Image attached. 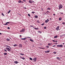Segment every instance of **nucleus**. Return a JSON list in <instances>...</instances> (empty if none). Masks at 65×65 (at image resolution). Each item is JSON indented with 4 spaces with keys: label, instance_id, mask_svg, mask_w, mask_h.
Returning a JSON list of instances; mask_svg holds the SVG:
<instances>
[{
    "label": "nucleus",
    "instance_id": "f257e3e1",
    "mask_svg": "<svg viewBox=\"0 0 65 65\" xmlns=\"http://www.w3.org/2000/svg\"><path fill=\"white\" fill-rule=\"evenodd\" d=\"M59 9H61V8H63V5L61 4H59L58 6Z\"/></svg>",
    "mask_w": 65,
    "mask_h": 65
},
{
    "label": "nucleus",
    "instance_id": "f03ea898",
    "mask_svg": "<svg viewBox=\"0 0 65 65\" xmlns=\"http://www.w3.org/2000/svg\"><path fill=\"white\" fill-rule=\"evenodd\" d=\"M6 50H7V51H11V50H10V49L8 47L6 48Z\"/></svg>",
    "mask_w": 65,
    "mask_h": 65
},
{
    "label": "nucleus",
    "instance_id": "7ed1b4c3",
    "mask_svg": "<svg viewBox=\"0 0 65 65\" xmlns=\"http://www.w3.org/2000/svg\"><path fill=\"white\" fill-rule=\"evenodd\" d=\"M25 29H22L20 31V32H24L25 31Z\"/></svg>",
    "mask_w": 65,
    "mask_h": 65
},
{
    "label": "nucleus",
    "instance_id": "20e7f679",
    "mask_svg": "<svg viewBox=\"0 0 65 65\" xmlns=\"http://www.w3.org/2000/svg\"><path fill=\"white\" fill-rule=\"evenodd\" d=\"M36 59H37L36 57L34 58L33 59V60L34 62H36Z\"/></svg>",
    "mask_w": 65,
    "mask_h": 65
},
{
    "label": "nucleus",
    "instance_id": "39448f33",
    "mask_svg": "<svg viewBox=\"0 0 65 65\" xmlns=\"http://www.w3.org/2000/svg\"><path fill=\"white\" fill-rule=\"evenodd\" d=\"M57 47H63V45H58L57 46Z\"/></svg>",
    "mask_w": 65,
    "mask_h": 65
},
{
    "label": "nucleus",
    "instance_id": "423d86ee",
    "mask_svg": "<svg viewBox=\"0 0 65 65\" xmlns=\"http://www.w3.org/2000/svg\"><path fill=\"white\" fill-rule=\"evenodd\" d=\"M60 28V27L58 26L56 28V30H57V31H58V30H60L59 29V28Z\"/></svg>",
    "mask_w": 65,
    "mask_h": 65
},
{
    "label": "nucleus",
    "instance_id": "0eeeda50",
    "mask_svg": "<svg viewBox=\"0 0 65 65\" xmlns=\"http://www.w3.org/2000/svg\"><path fill=\"white\" fill-rule=\"evenodd\" d=\"M50 21V20H49L48 19H47V20H46L45 21V23H47L48 22H49Z\"/></svg>",
    "mask_w": 65,
    "mask_h": 65
},
{
    "label": "nucleus",
    "instance_id": "6e6552de",
    "mask_svg": "<svg viewBox=\"0 0 65 65\" xmlns=\"http://www.w3.org/2000/svg\"><path fill=\"white\" fill-rule=\"evenodd\" d=\"M9 23H10V22H7L6 23V24H4V25H8V24H7L8 23L9 24Z\"/></svg>",
    "mask_w": 65,
    "mask_h": 65
},
{
    "label": "nucleus",
    "instance_id": "1a4fd4ad",
    "mask_svg": "<svg viewBox=\"0 0 65 65\" xmlns=\"http://www.w3.org/2000/svg\"><path fill=\"white\" fill-rule=\"evenodd\" d=\"M27 39V38H21V40H25V39Z\"/></svg>",
    "mask_w": 65,
    "mask_h": 65
},
{
    "label": "nucleus",
    "instance_id": "9d476101",
    "mask_svg": "<svg viewBox=\"0 0 65 65\" xmlns=\"http://www.w3.org/2000/svg\"><path fill=\"white\" fill-rule=\"evenodd\" d=\"M50 11H47V12H46L44 14H46V13H47V14H48V13H50Z\"/></svg>",
    "mask_w": 65,
    "mask_h": 65
},
{
    "label": "nucleus",
    "instance_id": "9b49d317",
    "mask_svg": "<svg viewBox=\"0 0 65 65\" xmlns=\"http://www.w3.org/2000/svg\"><path fill=\"white\" fill-rule=\"evenodd\" d=\"M57 37H58V36L57 35H56V36H54V38H56Z\"/></svg>",
    "mask_w": 65,
    "mask_h": 65
},
{
    "label": "nucleus",
    "instance_id": "f8f14e48",
    "mask_svg": "<svg viewBox=\"0 0 65 65\" xmlns=\"http://www.w3.org/2000/svg\"><path fill=\"white\" fill-rule=\"evenodd\" d=\"M50 51H45V53H49L50 52Z\"/></svg>",
    "mask_w": 65,
    "mask_h": 65
},
{
    "label": "nucleus",
    "instance_id": "ddd939ff",
    "mask_svg": "<svg viewBox=\"0 0 65 65\" xmlns=\"http://www.w3.org/2000/svg\"><path fill=\"white\" fill-rule=\"evenodd\" d=\"M20 57L21 59H23V60H25V58L21 56H20Z\"/></svg>",
    "mask_w": 65,
    "mask_h": 65
},
{
    "label": "nucleus",
    "instance_id": "4468645a",
    "mask_svg": "<svg viewBox=\"0 0 65 65\" xmlns=\"http://www.w3.org/2000/svg\"><path fill=\"white\" fill-rule=\"evenodd\" d=\"M19 47H21V48L22 47V44H19Z\"/></svg>",
    "mask_w": 65,
    "mask_h": 65
},
{
    "label": "nucleus",
    "instance_id": "2eb2a0df",
    "mask_svg": "<svg viewBox=\"0 0 65 65\" xmlns=\"http://www.w3.org/2000/svg\"><path fill=\"white\" fill-rule=\"evenodd\" d=\"M51 8L50 7H48V8H47V10H51Z\"/></svg>",
    "mask_w": 65,
    "mask_h": 65
},
{
    "label": "nucleus",
    "instance_id": "dca6fc26",
    "mask_svg": "<svg viewBox=\"0 0 65 65\" xmlns=\"http://www.w3.org/2000/svg\"><path fill=\"white\" fill-rule=\"evenodd\" d=\"M14 63L15 64H18V62L17 61H15L14 62Z\"/></svg>",
    "mask_w": 65,
    "mask_h": 65
},
{
    "label": "nucleus",
    "instance_id": "f3484780",
    "mask_svg": "<svg viewBox=\"0 0 65 65\" xmlns=\"http://www.w3.org/2000/svg\"><path fill=\"white\" fill-rule=\"evenodd\" d=\"M34 17L35 18H38V16L36 15Z\"/></svg>",
    "mask_w": 65,
    "mask_h": 65
},
{
    "label": "nucleus",
    "instance_id": "a211bd4d",
    "mask_svg": "<svg viewBox=\"0 0 65 65\" xmlns=\"http://www.w3.org/2000/svg\"><path fill=\"white\" fill-rule=\"evenodd\" d=\"M30 41H31V42H34V41H33V40L32 39H30Z\"/></svg>",
    "mask_w": 65,
    "mask_h": 65
},
{
    "label": "nucleus",
    "instance_id": "6ab92c4d",
    "mask_svg": "<svg viewBox=\"0 0 65 65\" xmlns=\"http://www.w3.org/2000/svg\"><path fill=\"white\" fill-rule=\"evenodd\" d=\"M29 2L30 3H32V1H29Z\"/></svg>",
    "mask_w": 65,
    "mask_h": 65
},
{
    "label": "nucleus",
    "instance_id": "aec40b11",
    "mask_svg": "<svg viewBox=\"0 0 65 65\" xmlns=\"http://www.w3.org/2000/svg\"><path fill=\"white\" fill-rule=\"evenodd\" d=\"M37 22L38 23H40V22H39V21L38 20L37 21Z\"/></svg>",
    "mask_w": 65,
    "mask_h": 65
},
{
    "label": "nucleus",
    "instance_id": "412c9836",
    "mask_svg": "<svg viewBox=\"0 0 65 65\" xmlns=\"http://www.w3.org/2000/svg\"><path fill=\"white\" fill-rule=\"evenodd\" d=\"M17 45H17V44H15L13 45V46H17Z\"/></svg>",
    "mask_w": 65,
    "mask_h": 65
},
{
    "label": "nucleus",
    "instance_id": "4be33fe9",
    "mask_svg": "<svg viewBox=\"0 0 65 65\" xmlns=\"http://www.w3.org/2000/svg\"><path fill=\"white\" fill-rule=\"evenodd\" d=\"M62 20V18H59V21H61Z\"/></svg>",
    "mask_w": 65,
    "mask_h": 65
},
{
    "label": "nucleus",
    "instance_id": "5701e85b",
    "mask_svg": "<svg viewBox=\"0 0 65 65\" xmlns=\"http://www.w3.org/2000/svg\"><path fill=\"white\" fill-rule=\"evenodd\" d=\"M21 1L19 0V1H18V3H21Z\"/></svg>",
    "mask_w": 65,
    "mask_h": 65
},
{
    "label": "nucleus",
    "instance_id": "b1692460",
    "mask_svg": "<svg viewBox=\"0 0 65 65\" xmlns=\"http://www.w3.org/2000/svg\"><path fill=\"white\" fill-rule=\"evenodd\" d=\"M20 55H22V56H24V54L23 53H20Z\"/></svg>",
    "mask_w": 65,
    "mask_h": 65
},
{
    "label": "nucleus",
    "instance_id": "393cba45",
    "mask_svg": "<svg viewBox=\"0 0 65 65\" xmlns=\"http://www.w3.org/2000/svg\"><path fill=\"white\" fill-rule=\"evenodd\" d=\"M56 59H57V60H60V58H59V57H57L56 58Z\"/></svg>",
    "mask_w": 65,
    "mask_h": 65
},
{
    "label": "nucleus",
    "instance_id": "a878e982",
    "mask_svg": "<svg viewBox=\"0 0 65 65\" xmlns=\"http://www.w3.org/2000/svg\"><path fill=\"white\" fill-rule=\"evenodd\" d=\"M38 33H40L41 34V31H38Z\"/></svg>",
    "mask_w": 65,
    "mask_h": 65
},
{
    "label": "nucleus",
    "instance_id": "bb28decb",
    "mask_svg": "<svg viewBox=\"0 0 65 65\" xmlns=\"http://www.w3.org/2000/svg\"><path fill=\"white\" fill-rule=\"evenodd\" d=\"M35 29L36 30H38V28H36L35 27Z\"/></svg>",
    "mask_w": 65,
    "mask_h": 65
},
{
    "label": "nucleus",
    "instance_id": "cd10ccee",
    "mask_svg": "<svg viewBox=\"0 0 65 65\" xmlns=\"http://www.w3.org/2000/svg\"><path fill=\"white\" fill-rule=\"evenodd\" d=\"M2 15H3V16H4V14H3V13H2Z\"/></svg>",
    "mask_w": 65,
    "mask_h": 65
},
{
    "label": "nucleus",
    "instance_id": "c85d7f7f",
    "mask_svg": "<svg viewBox=\"0 0 65 65\" xmlns=\"http://www.w3.org/2000/svg\"><path fill=\"white\" fill-rule=\"evenodd\" d=\"M29 59L30 60H32V58H31V57H30L29 58Z\"/></svg>",
    "mask_w": 65,
    "mask_h": 65
},
{
    "label": "nucleus",
    "instance_id": "c756f323",
    "mask_svg": "<svg viewBox=\"0 0 65 65\" xmlns=\"http://www.w3.org/2000/svg\"><path fill=\"white\" fill-rule=\"evenodd\" d=\"M4 55H7V53H5L4 54Z\"/></svg>",
    "mask_w": 65,
    "mask_h": 65
},
{
    "label": "nucleus",
    "instance_id": "7c9ffc66",
    "mask_svg": "<svg viewBox=\"0 0 65 65\" xmlns=\"http://www.w3.org/2000/svg\"><path fill=\"white\" fill-rule=\"evenodd\" d=\"M10 39H7V41H9Z\"/></svg>",
    "mask_w": 65,
    "mask_h": 65
},
{
    "label": "nucleus",
    "instance_id": "2f4dec72",
    "mask_svg": "<svg viewBox=\"0 0 65 65\" xmlns=\"http://www.w3.org/2000/svg\"><path fill=\"white\" fill-rule=\"evenodd\" d=\"M10 11H11L10 10H9L8 12V13H10Z\"/></svg>",
    "mask_w": 65,
    "mask_h": 65
},
{
    "label": "nucleus",
    "instance_id": "473e14b6",
    "mask_svg": "<svg viewBox=\"0 0 65 65\" xmlns=\"http://www.w3.org/2000/svg\"><path fill=\"white\" fill-rule=\"evenodd\" d=\"M46 48H48V47H49V46H46Z\"/></svg>",
    "mask_w": 65,
    "mask_h": 65
},
{
    "label": "nucleus",
    "instance_id": "72a5a7b5",
    "mask_svg": "<svg viewBox=\"0 0 65 65\" xmlns=\"http://www.w3.org/2000/svg\"><path fill=\"white\" fill-rule=\"evenodd\" d=\"M44 29H46V27L45 26V27H44Z\"/></svg>",
    "mask_w": 65,
    "mask_h": 65
},
{
    "label": "nucleus",
    "instance_id": "f704fd0d",
    "mask_svg": "<svg viewBox=\"0 0 65 65\" xmlns=\"http://www.w3.org/2000/svg\"><path fill=\"white\" fill-rule=\"evenodd\" d=\"M51 45V43H48V45Z\"/></svg>",
    "mask_w": 65,
    "mask_h": 65
},
{
    "label": "nucleus",
    "instance_id": "c9c22d12",
    "mask_svg": "<svg viewBox=\"0 0 65 65\" xmlns=\"http://www.w3.org/2000/svg\"><path fill=\"white\" fill-rule=\"evenodd\" d=\"M53 53H54V54H56V52H53Z\"/></svg>",
    "mask_w": 65,
    "mask_h": 65
},
{
    "label": "nucleus",
    "instance_id": "e433bc0d",
    "mask_svg": "<svg viewBox=\"0 0 65 65\" xmlns=\"http://www.w3.org/2000/svg\"><path fill=\"white\" fill-rule=\"evenodd\" d=\"M60 14H63V13L62 12H60Z\"/></svg>",
    "mask_w": 65,
    "mask_h": 65
},
{
    "label": "nucleus",
    "instance_id": "4c0bfd02",
    "mask_svg": "<svg viewBox=\"0 0 65 65\" xmlns=\"http://www.w3.org/2000/svg\"><path fill=\"white\" fill-rule=\"evenodd\" d=\"M55 44H58V43L57 42H55Z\"/></svg>",
    "mask_w": 65,
    "mask_h": 65
},
{
    "label": "nucleus",
    "instance_id": "58836bf2",
    "mask_svg": "<svg viewBox=\"0 0 65 65\" xmlns=\"http://www.w3.org/2000/svg\"><path fill=\"white\" fill-rule=\"evenodd\" d=\"M27 38H31L30 37H27Z\"/></svg>",
    "mask_w": 65,
    "mask_h": 65
},
{
    "label": "nucleus",
    "instance_id": "ea45409f",
    "mask_svg": "<svg viewBox=\"0 0 65 65\" xmlns=\"http://www.w3.org/2000/svg\"><path fill=\"white\" fill-rule=\"evenodd\" d=\"M28 15L29 16V17H30V15L29 14H28Z\"/></svg>",
    "mask_w": 65,
    "mask_h": 65
},
{
    "label": "nucleus",
    "instance_id": "a19ab883",
    "mask_svg": "<svg viewBox=\"0 0 65 65\" xmlns=\"http://www.w3.org/2000/svg\"><path fill=\"white\" fill-rule=\"evenodd\" d=\"M4 51L5 52H7V50L5 49H4Z\"/></svg>",
    "mask_w": 65,
    "mask_h": 65
},
{
    "label": "nucleus",
    "instance_id": "79ce46f5",
    "mask_svg": "<svg viewBox=\"0 0 65 65\" xmlns=\"http://www.w3.org/2000/svg\"><path fill=\"white\" fill-rule=\"evenodd\" d=\"M42 26H43L44 25V23H43L41 24Z\"/></svg>",
    "mask_w": 65,
    "mask_h": 65
},
{
    "label": "nucleus",
    "instance_id": "37998d69",
    "mask_svg": "<svg viewBox=\"0 0 65 65\" xmlns=\"http://www.w3.org/2000/svg\"><path fill=\"white\" fill-rule=\"evenodd\" d=\"M7 28L8 29H10V28H9V27H7Z\"/></svg>",
    "mask_w": 65,
    "mask_h": 65
},
{
    "label": "nucleus",
    "instance_id": "c03bdc74",
    "mask_svg": "<svg viewBox=\"0 0 65 65\" xmlns=\"http://www.w3.org/2000/svg\"><path fill=\"white\" fill-rule=\"evenodd\" d=\"M62 23L63 24H63H65V22H63Z\"/></svg>",
    "mask_w": 65,
    "mask_h": 65
},
{
    "label": "nucleus",
    "instance_id": "a18cd8bd",
    "mask_svg": "<svg viewBox=\"0 0 65 65\" xmlns=\"http://www.w3.org/2000/svg\"><path fill=\"white\" fill-rule=\"evenodd\" d=\"M32 13H35V12H32Z\"/></svg>",
    "mask_w": 65,
    "mask_h": 65
},
{
    "label": "nucleus",
    "instance_id": "49530a36",
    "mask_svg": "<svg viewBox=\"0 0 65 65\" xmlns=\"http://www.w3.org/2000/svg\"><path fill=\"white\" fill-rule=\"evenodd\" d=\"M30 27H33V26H32V25H30Z\"/></svg>",
    "mask_w": 65,
    "mask_h": 65
},
{
    "label": "nucleus",
    "instance_id": "de8ad7c7",
    "mask_svg": "<svg viewBox=\"0 0 65 65\" xmlns=\"http://www.w3.org/2000/svg\"><path fill=\"white\" fill-rule=\"evenodd\" d=\"M41 9V10H42V11H43V9Z\"/></svg>",
    "mask_w": 65,
    "mask_h": 65
},
{
    "label": "nucleus",
    "instance_id": "09e8293b",
    "mask_svg": "<svg viewBox=\"0 0 65 65\" xmlns=\"http://www.w3.org/2000/svg\"><path fill=\"white\" fill-rule=\"evenodd\" d=\"M53 41V42H55V41L54 40H52Z\"/></svg>",
    "mask_w": 65,
    "mask_h": 65
},
{
    "label": "nucleus",
    "instance_id": "8fccbe9b",
    "mask_svg": "<svg viewBox=\"0 0 65 65\" xmlns=\"http://www.w3.org/2000/svg\"><path fill=\"white\" fill-rule=\"evenodd\" d=\"M52 46L53 47H54V46H56V45H54V46Z\"/></svg>",
    "mask_w": 65,
    "mask_h": 65
},
{
    "label": "nucleus",
    "instance_id": "3c124183",
    "mask_svg": "<svg viewBox=\"0 0 65 65\" xmlns=\"http://www.w3.org/2000/svg\"><path fill=\"white\" fill-rule=\"evenodd\" d=\"M41 48H42V49H45V48H41Z\"/></svg>",
    "mask_w": 65,
    "mask_h": 65
},
{
    "label": "nucleus",
    "instance_id": "603ef678",
    "mask_svg": "<svg viewBox=\"0 0 65 65\" xmlns=\"http://www.w3.org/2000/svg\"><path fill=\"white\" fill-rule=\"evenodd\" d=\"M6 46L7 47H9V46Z\"/></svg>",
    "mask_w": 65,
    "mask_h": 65
},
{
    "label": "nucleus",
    "instance_id": "864d4df0",
    "mask_svg": "<svg viewBox=\"0 0 65 65\" xmlns=\"http://www.w3.org/2000/svg\"><path fill=\"white\" fill-rule=\"evenodd\" d=\"M55 15H56V14H53V15L55 16Z\"/></svg>",
    "mask_w": 65,
    "mask_h": 65
},
{
    "label": "nucleus",
    "instance_id": "5fc2aeb1",
    "mask_svg": "<svg viewBox=\"0 0 65 65\" xmlns=\"http://www.w3.org/2000/svg\"><path fill=\"white\" fill-rule=\"evenodd\" d=\"M49 20H52V18H50L49 19Z\"/></svg>",
    "mask_w": 65,
    "mask_h": 65
},
{
    "label": "nucleus",
    "instance_id": "6e6d98bb",
    "mask_svg": "<svg viewBox=\"0 0 65 65\" xmlns=\"http://www.w3.org/2000/svg\"><path fill=\"white\" fill-rule=\"evenodd\" d=\"M39 48H40V49L41 48V47H39Z\"/></svg>",
    "mask_w": 65,
    "mask_h": 65
},
{
    "label": "nucleus",
    "instance_id": "4d7b16f0",
    "mask_svg": "<svg viewBox=\"0 0 65 65\" xmlns=\"http://www.w3.org/2000/svg\"><path fill=\"white\" fill-rule=\"evenodd\" d=\"M58 41H55V42H57Z\"/></svg>",
    "mask_w": 65,
    "mask_h": 65
},
{
    "label": "nucleus",
    "instance_id": "13d9d810",
    "mask_svg": "<svg viewBox=\"0 0 65 65\" xmlns=\"http://www.w3.org/2000/svg\"><path fill=\"white\" fill-rule=\"evenodd\" d=\"M21 2V3H23V2L22 1V2Z\"/></svg>",
    "mask_w": 65,
    "mask_h": 65
},
{
    "label": "nucleus",
    "instance_id": "bf43d9fd",
    "mask_svg": "<svg viewBox=\"0 0 65 65\" xmlns=\"http://www.w3.org/2000/svg\"><path fill=\"white\" fill-rule=\"evenodd\" d=\"M20 37H21V36H21V35H20Z\"/></svg>",
    "mask_w": 65,
    "mask_h": 65
},
{
    "label": "nucleus",
    "instance_id": "052dcab7",
    "mask_svg": "<svg viewBox=\"0 0 65 65\" xmlns=\"http://www.w3.org/2000/svg\"><path fill=\"white\" fill-rule=\"evenodd\" d=\"M0 34H2L1 33H0Z\"/></svg>",
    "mask_w": 65,
    "mask_h": 65
},
{
    "label": "nucleus",
    "instance_id": "680f3d73",
    "mask_svg": "<svg viewBox=\"0 0 65 65\" xmlns=\"http://www.w3.org/2000/svg\"><path fill=\"white\" fill-rule=\"evenodd\" d=\"M62 44H64V43H62Z\"/></svg>",
    "mask_w": 65,
    "mask_h": 65
},
{
    "label": "nucleus",
    "instance_id": "e2e57ef3",
    "mask_svg": "<svg viewBox=\"0 0 65 65\" xmlns=\"http://www.w3.org/2000/svg\"><path fill=\"white\" fill-rule=\"evenodd\" d=\"M10 47V48L11 49V47Z\"/></svg>",
    "mask_w": 65,
    "mask_h": 65
},
{
    "label": "nucleus",
    "instance_id": "0e129e2a",
    "mask_svg": "<svg viewBox=\"0 0 65 65\" xmlns=\"http://www.w3.org/2000/svg\"><path fill=\"white\" fill-rule=\"evenodd\" d=\"M65 35V34L64 35Z\"/></svg>",
    "mask_w": 65,
    "mask_h": 65
},
{
    "label": "nucleus",
    "instance_id": "69168bd1",
    "mask_svg": "<svg viewBox=\"0 0 65 65\" xmlns=\"http://www.w3.org/2000/svg\"><path fill=\"white\" fill-rule=\"evenodd\" d=\"M0 30H1V29H0Z\"/></svg>",
    "mask_w": 65,
    "mask_h": 65
},
{
    "label": "nucleus",
    "instance_id": "338daca9",
    "mask_svg": "<svg viewBox=\"0 0 65 65\" xmlns=\"http://www.w3.org/2000/svg\"><path fill=\"white\" fill-rule=\"evenodd\" d=\"M33 2H34L33 1Z\"/></svg>",
    "mask_w": 65,
    "mask_h": 65
},
{
    "label": "nucleus",
    "instance_id": "774afa93",
    "mask_svg": "<svg viewBox=\"0 0 65 65\" xmlns=\"http://www.w3.org/2000/svg\"><path fill=\"white\" fill-rule=\"evenodd\" d=\"M23 1H24V0H23Z\"/></svg>",
    "mask_w": 65,
    "mask_h": 65
}]
</instances>
